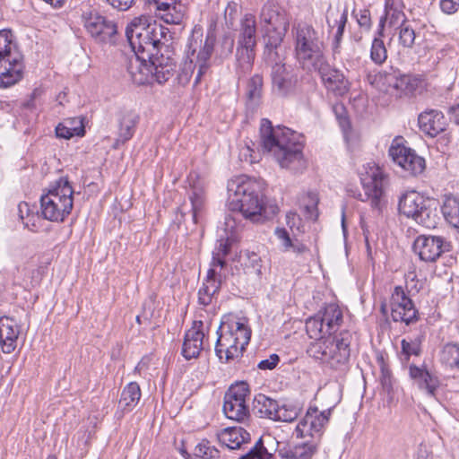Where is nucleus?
<instances>
[{"label": "nucleus", "mask_w": 459, "mask_h": 459, "mask_svg": "<svg viewBox=\"0 0 459 459\" xmlns=\"http://www.w3.org/2000/svg\"><path fill=\"white\" fill-rule=\"evenodd\" d=\"M227 188V205L230 212L225 218L228 227H233L230 221H235L239 215L253 222H263L279 212L276 204L267 205L264 203L260 183L246 176L230 180Z\"/></svg>", "instance_id": "nucleus-1"}, {"label": "nucleus", "mask_w": 459, "mask_h": 459, "mask_svg": "<svg viewBox=\"0 0 459 459\" xmlns=\"http://www.w3.org/2000/svg\"><path fill=\"white\" fill-rule=\"evenodd\" d=\"M259 136L264 152L272 153L281 168L296 169L303 163V136L284 126H273L262 118Z\"/></svg>", "instance_id": "nucleus-2"}, {"label": "nucleus", "mask_w": 459, "mask_h": 459, "mask_svg": "<svg viewBox=\"0 0 459 459\" xmlns=\"http://www.w3.org/2000/svg\"><path fill=\"white\" fill-rule=\"evenodd\" d=\"M74 188L67 177L51 182L40 196V212L43 219L64 222L74 207Z\"/></svg>", "instance_id": "nucleus-3"}, {"label": "nucleus", "mask_w": 459, "mask_h": 459, "mask_svg": "<svg viewBox=\"0 0 459 459\" xmlns=\"http://www.w3.org/2000/svg\"><path fill=\"white\" fill-rule=\"evenodd\" d=\"M355 346L354 333L343 329L333 335L329 343L315 342L310 345L307 351L310 356L329 365L330 368L344 371L349 367L350 358Z\"/></svg>", "instance_id": "nucleus-4"}, {"label": "nucleus", "mask_w": 459, "mask_h": 459, "mask_svg": "<svg viewBox=\"0 0 459 459\" xmlns=\"http://www.w3.org/2000/svg\"><path fill=\"white\" fill-rule=\"evenodd\" d=\"M216 333L218 337L214 350L221 363L241 356L251 337V330L238 321H221Z\"/></svg>", "instance_id": "nucleus-5"}, {"label": "nucleus", "mask_w": 459, "mask_h": 459, "mask_svg": "<svg viewBox=\"0 0 459 459\" xmlns=\"http://www.w3.org/2000/svg\"><path fill=\"white\" fill-rule=\"evenodd\" d=\"M176 68L177 61L164 45L158 53H153L150 58H146L139 68L128 73L133 82L138 85L148 84L153 81L163 84L175 74Z\"/></svg>", "instance_id": "nucleus-6"}, {"label": "nucleus", "mask_w": 459, "mask_h": 459, "mask_svg": "<svg viewBox=\"0 0 459 459\" xmlns=\"http://www.w3.org/2000/svg\"><path fill=\"white\" fill-rule=\"evenodd\" d=\"M398 211L400 214L428 229L436 228L439 221L437 201L414 190L407 191L400 196Z\"/></svg>", "instance_id": "nucleus-7"}, {"label": "nucleus", "mask_w": 459, "mask_h": 459, "mask_svg": "<svg viewBox=\"0 0 459 459\" xmlns=\"http://www.w3.org/2000/svg\"><path fill=\"white\" fill-rule=\"evenodd\" d=\"M23 69V56L13 41L12 30H0V88L20 82Z\"/></svg>", "instance_id": "nucleus-8"}, {"label": "nucleus", "mask_w": 459, "mask_h": 459, "mask_svg": "<svg viewBox=\"0 0 459 459\" xmlns=\"http://www.w3.org/2000/svg\"><path fill=\"white\" fill-rule=\"evenodd\" d=\"M319 30H296L295 51L300 66L306 70L315 68V65H322L324 55V37Z\"/></svg>", "instance_id": "nucleus-9"}, {"label": "nucleus", "mask_w": 459, "mask_h": 459, "mask_svg": "<svg viewBox=\"0 0 459 459\" xmlns=\"http://www.w3.org/2000/svg\"><path fill=\"white\" fill-rule=\"evenodd\" d=\"M126 37L130 44L134 56H131L127 64V72L134 71L139 68L146 58H150L153 53H158L160 48H164V43L157 38V30H142L135 34L136 30H125Z\"/></svg>", "instance_id": "nucleus-10"}, {"label": "nucleus", "mask_w": 459, "mask_h": 459, "mask_svg": "<svg viewBox=\"0 0 459 459\" xmlns=\"http://www.w3.org/2000/svg\"><path fill=\"white\" fill-rule=\"evenodd\" d=\"M250 394L249 385L247 382L231 385L224 394L223 412L232 420L243 421L249 415V409L246 403Z\"/></svg>", "instance_id": "nucleus-11"}, {"label": "nucleus", "mask_w": 459, "mask_h": 459, "mask_svg": "<svg viewBox=\"0 0 459 459\" xmlns=\"http://www.w3.org/2000/svg\"><path fill=\"white\" fill-rule=\"evenodd\" d=\"M391 317L394 322L411 325L420 320V313L412 299L402 286H395L390 298Z\"/></svg>", "instance_id": "nucleus-12"}, {"label": "nucleus", "mask_w": 459, "mask_h": 459, "mask_svg": "<svg viewBox=\"0 0 459 459\" xmlns=\"http://www.w3.org/2000/svg\"><path fill=\"white\" fill-rule=\"evenodd\" d=\"M333 408L334 406L319 411L317 407L310 406L296 427V437L302 438L307 436L313 437V436L318 435V441H321L324 429L329 422Z\"/></svg>", "instance_id": "nucleus-13"}, {"label": "nucleus", "mask_w": 459, "mask_h": 459, "mask_svg": "<svg viewBox=\"0 0 459 459\" xmlns=\"http://www.w3.org/2000/svg\"><path fill=\"white\" fill-rule=\"evenodd\" d=\"M384 179L385 176L379 168L371 169V172H368L360 178L365 198L359 194V199L362 202L370 201L371 207L379 212L385 203L384 199Z\"/></svg>", "instance_id": "nucleus-14"}, {"label": "nucleus", "mask_w": 459, "mask_h": 459, "mask_svg": "<svg viewBox=\"0 0 459 459\" xmlns=\"http://www.w3.org/2000/svg\"><path fill=\"white\" fill-rule=\"evenodd\" d=\"M413 250L420 260L431 263L450 250V243L441 236L420 235L414 240Z\"/></svg>", "instance_id": "nucleus-15"}, {"label": "nucleus", "mask_w": 459, "mask_h": 459, "mask_svg": "<svg viewBox=\"0 0 459 459\" xmlns=\"http://www.w3.org/2000/svg\"><path fill=\"white\" fill-rule=\"evenodd\" d=\"M388 152L394 162L411 176L421 174L425 169L426 162L424 158L418 155L410 147L400 143H393Z\"/></svg>", "instance_id": "nucleus-16"}, {"label": "nucleus", "mask_w": 459, "mask_h": 459, "mask_svg": "<svg viewBox=\"0 0 459 459\" xmlns=\"http://www.w3.org/2000/svg\"><path fill=\"white\" fill-rule=\"evenodd\" d=\"M273 92L280 97H287L294 93L298 76L290 65L283 63H275L271 70Z\"/></svg>", "instance_id": "nucleus-17"}, {"label": "nucleus", "mask_w": 459, "mask_h": 459, "mask_svg": "<svg viewBox=\"0 0 459 459\" xmlns=\"http://www.w3.org/2000/svg\"><path fill=\"white\" fill-rule=\"evenodd\" d=\"M408 374L412 385L429 397H435L439 387V379L432 371L429 370L423 363L417 366L413 363L408 366Z\"/></svg>", "instance_id": "nucleus-18"}, {"label": "nucleus", "mask_w": 459, "mask_h": 459, "mask_svg": "<svg viewBox=\"0 0 459 459\" xmlns=\"http://www.w3.org/2000/svg\"><path fill=\"white\" fill-rule=\"evenodd\" d=\"M307 72L317 73L325 87L337 95H344L349 91V82L344 74L338 69L332 67L326 57L322 60V65H315Z\"/></svg>", "instance_id": "nucleus-19"}, {"label": "nucleus", "mask_w": 459, "mask_h": 459, "mask_svg": "<svg viewBox=\"0 0 459 459\" xmlns=\"http://www.w3.org/2000/svg\"><path fill=\"white\" fill-rule=\"evenodd\" d=\"M418 125L420 131L431 138L445 132L448 126L443 112L432 108L426 109L419 115Z\"/></svg>", "instance_id": "nucleus-20"}, {"label": "nucleus", "mask_w": 459, "mask_h": 459, "mask_svg": "<svg viewBox=\"0 0 459 459\" xmlns=\"http://www.w3.org/2000/svg\"><path fill=\"white\" fill-rule=\"evenodd\" d=\"M203 321H194L192 328L185 333L181 354L186 360L198 358L203 350Z\"/></svg>", "instance_id": "nucleus-21"}, {"label": "nucleus", "mask_w": 459, "mask_h": 459, "mask_svg": "<svg viewBox=\"0 0 459 459\" xmlns=\"http://www.w3.org/2000/svg\"><path fill=\"white\" fill-rule=\"evenodd\" d=\"M319 443L318 435L313 436L310 440L279 448L278 455L281 459H311L317 453Z\"/></svg>", "instance_id": "nucleus-22"}, {"label": "nucleus", "mask_w": 459, "mask_h": 459, "mask_svg": "<svg viewBox=\"0 0 459 459\" xmlns=\"http://www.w3.org/2000/svg\"><path fill=\"white\" fill-rule=\"evenodd\" d=\"M406 18L401 0H385L384 14L379 18L378 29H410L405 25Z\"/></svg>", "instance_id": "nucleus-23"}, {"label": "nucleus", "mask_w": 459, "mask_h": 459, "mask_svg": "<svg viewBox=\"0 0 459 459\" xmlns=\"http://www.w3.org/2000/svg\"><path fill=\"white\" fill-rule=\"evenodd\" d=\"M20 326L15 319L8 316L0 317V345L5 354H10L17 347Z\"/></svg>", "instance_id": "nucleus-24"}, {"label": "nucleus", "mask_w": 459, "mask_h": 459, "mask_svg": "<svg viewBox=\"0 0 459 459\" xmlns=\"http://www.w3.org/2000/svg\"><path fill=\"white\" fill-rule=\"evenodd\" d=\"M157 13L156 17L168 25H178L184 19L183 6L179 0H153Z\"/></svg>", "instance_id": "nucleus-25"}, {"label": "nucleus", "mask_w": 459, "mask_h": 459, "mask_svg": "<svg viewBox=\"0 0 459 459\" xmlns=\"http://www.w3.org/2000/svg\"><path fill=\"white\" fill-rule=\"evenodd\" d=\"M216 44V36L214 30H208L205 36V39L203 47L200 48L197 56L196 63L198 65V70L195 78L194 85H198L202 78L210 68V58L214 51Z\"/></svg>", "instance_id": "nucleus-26"}, {"label": "nucleus", "mask_w": 459, "mask_h": 459, "mask_svg": "<svg viewBox=\"0 0 459 459\" xmlns=\"http://www.w3.org/2000/svg\"><path fill=\"white\" fill-rule=\"evenodd\" d=\"M220 443L230 450L239 451L251 441V435L242 427H229L218 434Z\"/></svg>", "instance_id": "nucleus-27"}, {"label": "nucleus", "mask_w": 459, "mask_h": 459, "mask_svg": "<svg viewBox=\"0 0 459 459\" xmlns=\"http://www.w3.org/2000/svg\"><path fill=\"white\" fill-rule=\"evenodd\" d=\"M261 22L264 25L272 26V29H288L289 24L285 19V13L281 10L278 4L273 1H267L262 8Z\"/></svg>", "instance_id": "nucleus-28"}, {"label": "nucleus", "mask_w": 459, "mask_h": 459, "mask_svg": "<svg viewBox=\"0 0 459 459\" xmlns=\"http://www.w3.org/2000/svg\"><path fill=\"white\" fill-rule=\"evenodd\" d=\"M325 332L328 335L337 334V330L342 323L343 316L341 308L335 304H328L318 311Z\"/></svg>", "instance_id": "nucleus-29"}, {"label": "nucleus", "mask_w": 459, "mask_h": 459, "mask_svg": "<svg viewBox=\"0 0 459 459\" xmlns=\"http://www.w3.org/2000/svg\"><path fill=\"white\" fill-rule=\"evenodd\" d=\"M140 121V116L134 110H126L118 117V133L120 141L128 142L134 136Z\"/></svg>", "instance_id": "nucleus-30"}, {"label": "nucleus", "mask_w": 459, "mask_h": 459, "mask_svg": "<svg viewBox=\"0 0 459 459\" xmlns=\"http://www.w3.org/2000/svg\"><path fill=\"white\" fill-rule=\"evenodd\" d=\"M67 125L59 123L56 126V135L57 138L69 140L74 136H84L86 131L84 126V117L68 118Z\"/></svg>", "instance_id": "nucleus-31"}, {"label": "nucleus", "mask_w": 459, "mask_h": 459, "mask_svg": "<svg viewBox=\"0 0 459 459\" xmlns=\"http://www.w3.org/2000/svg\"><path fill=\"white\" fill-rule=\"evenodd\" d=\"M279 402L266 396L264 394H258L253 401V411L261 418H267L274 420Z\"/></svg>", "instance_id": "nucleus-32"}, {"label": "nucleus", "mask_w": 459, "mask_h": 459, "mask_svg": "<svg viewBox=\"0 0 459 459\" xmlns=\"http://www.w3.org/2000/svg\"><path fill=\"white\" fill-rule=\"evenodd\" d=\"M255 45V30H243L238 39V55L245 62H252Z\"/></svg>", "instance_id": "nucleus-33"}, {"label": "nucleus", "mask_w": 459, "mask_h": 459, "mask_svg": "<svg viewBox=\"0 0 459 459\" xmlns=\"http://www.w3.org/2000/svg\"><path fill=\"white\" fill-rule=\"evenodd\" d=\"M192 205V217L195 223L198 222V216L202 213L205 204V191L200 182L190 183L188 193Z\"/></svg>", "instance_id": "nucleus-34"}, {"label": "nucleus", "mask_w": 459, "mask_h": 459, "mask_svg": "<svg viewBox=\"0 0 459 459\" xmlns=\"http://www.w3.org/2000/svg\"><path fill=\"white\" fill-rule=\"evenodd\" d=\"M239 449L238 459H270L271 454L264 446L263 437H258L254 443L252 440Z\"/></svg>", "instance_id": "nucleus-35"}, {"label": "nucleus", "mask_w": 459, "mask_h": 459, "mask_svg": "<svg viewBox=\"0 0 459 459\" xmlns=\"http://www.w3.org/2000/svg\"><path fill=\"white\" fill-rule=\"evenodd\" d=\"M141 395L140 385L136 382H130L122 390L119 406L123 411H130L136 406Z\"/></svg>", "instance_id": "nucleus-36"}, {"label": "nucleus", "mask_w": 459, "mask_h": 459, "mask_svg": "<svg viewBox=\"0 0 459 459\" xmlns=\"http://www.w3.org/2000/svg\"><path fill=\"white\" fill-rule=\"evenodd\" d=\"M82 21L85 29H117V25L108 21L96 10L85 11L82 14Z\"/></svg>", "instance_id": "nucleus-37"}, {"label": "nucleus", "mask_w": 459, "mask_h": 459, "mask_svg": "<svg viewBox=\"0 0 459 459\" xmlns=\"http://www.w3.org/2000/svg\"><path fill=\"white\" fill-rule=\"evenodd\" d=\"M421 354V338L420 336L414 339H403L401 341L400 359L403 364L410 361L411 356H420Z\"/></svg>", "instance_id": "nucleus-38"}, {"label": "nucleus", "mask_w": 459, "mask_h": 459, "mask_svg": "<svg viewBox=\"0 0 459 459\" xmlns=\"http://www.w3.org/2000/svg\"><path fill=\"white\" fill-rule=\"evenodd\" d=\"M264 81L260 74H254L248 81L247 86V104L256 106L261 98L263 92Z\"/></svg>", "instance_id": "nucleus-39"}, {"label": "nucleus", "mask_w": 459, "mask_h": 459, "mask_svg": "<svg viewBox=\"0 0 459 459\" xmlns=\"http://www.w3.org/2000/svg\"><path fill=\"white\" fill-rule=\"evenodd\" d=\"M396 91L400 94H412L422 85V79L418 75L400 74Z\"/></svg>", "instance_id": "nucleus-40"}, {"label": "nucleus", "mask_w": 459, "mask_h": 459, "mask_svg": "<svg viewBox=\"0 0 459 459\" xmlns=\"http://www.w3.org/2000/svg\"><path fill=\"white\" fill-rule=\"evenodd\" d=\"M442 213L450 225L459 229V199H447L442 206Z\"/></svg>", "instance_id": "nucleus-41"}, {"label": "nucleus", "mask_w": 459, "mask_h": 459, "mask_svg": "<svg viewBox=\"0 0 459 459\" xmlns=\"http://www.w3.org/2000/svg\"><path fill=\"white\" fill-rule=\"evenodd\" d=\"M299 412L300 408L296 404L279 403L274 420L291 422L298 418Z\"/></svg>", "instance_id": "nucleus-42"}, {"label": "nucleus", "mask_w": 459, "mask_h": 459, "mask_svg": "<svg viewBox=\"0 0 459 459\" xmlns=\"http://www.w3.org/2000/svg\"><path fill=\"white\" fill-rule=\"evenodd\" d=\"M306 330L309 337L316 340L328 335L318 312L314 316H311L307 320Z\"/></svg>", "instance_id": "nucleus-43"}, {"label": "nucleus", "mask_w": 459, "mask_h": 459, "mask_svg": "<svg viewBox=\"0 0 459 459\" xmlns=\"http://www.w3.org/2000/svg\"><path fill=\"white\" fill-rule=\"evenodd\" d=\"M385 30H378L379 37L375 38L372 42L370 57L372 61L377 65L384 63L387 57L386 48L381 39L384 37Z\"/></svg>", "instance_id": "nucleus-44"}, {"label": "nucleus", "mask_w": 459, "mask_h": 459, "mask_svg": "<svg viewBox=\"0 0 459 459\" xmlns=\"http://www.w3.org/2000/svg\"><path fill=\"white\" fill-rule=\"evenodd\" d=\"M196 66L198 67L197 63H194V60L187 56L186 59L181 64L177 74L176 80L178 81V83L182 86L186 85L193 76Z\"/></svg>", "instance_id": "nucleus-45"}, {"label": "nucleus", "mask_w": 459, "mask_h": 459, "mask_svg": "<svg viewBox=\"0 0 459 459\" xmlns=\"http://www.w3.org/2000/svg\"><path fill=\"white\" fill-rule=\"evenodd\" d=\"M421 30H399L400 43L405 48L420 46L424 41V35Z\"/></svg>", "instance_id": "nucleus-46"}, {"label": "nucleus", "mask_w": 459, "mask_h": 459, "mask_svg": "<svg viewBox=\"0 0 459 459\" xmlns=\"http://www.w3.org/2000/svg\"><path fill=\"white\" fill-rule=\"evenodd\" d=\"M194 455L202 459H214L220 457V451L213 446H211L208 440L204 439L195 446Z\"/></svg>", "instance_id": "nucleus-47"}, {"label": "nucleus", "mask_w": 459, "mask_h": 459, "mask_svg": "<svg viewBox=\"0 0 459 459\" xmlns=\"http://www.w3.org/2000/svg\"><path fill=\"white\" fill-rule=\"evenodd\" d=\"M442 360L451 368L459 367V346L455 343H447L442 351Z\"/></svg>", "instance_id": "nucleus-48"}, {"label": "nucleus", "mask_w": 459, "mask_h": 459, "mask_svg": "<svg viewBox=\"0 0 459 459\" xmlns=\"http://www.w3.org/2000/svg\"><path fill=\"white\" fill-rule=\"evenodd\" d=\"M266 34L264 36L265 41V48L271 51L277 48V47L282 41L285 33L281 30H266Z\"/></svg>", "instance_id": "nucleus-49"}, {"label": "nucleus", "mask_w": 459, "mask_h": 459, "mask_svg": "<svg viewBox=\"0 0 459 459\" xmlns=\"http://www.w3.org/2000/svg\"><path fill=\"white\" fill-rule=\"evenodd\" d=\"M97 43L115 44L118 30H88Z\"/></svg>", "instance_id": "nucleus-50"}, {"label": "nucleus", "mask_w": 459, "mask_h": 459, "mask_svg": "<svg viewBox=\"0 0 459 459\" xmlns=\"http://www.w3.org/2000/svg\"><path fill=\"white\" fill-rule=\"evenodd\" d=\"M156 23V19L151 16L141 15L139 17L134 18L129 24H127L126 29H149L152 24Z\"/></svg>", "instance_id": "nucleus-51"}, {"label": "nucleus", "mask_w": 459, "mask_h": 459, "mask_svg": "<svg viewBox=\"0 0 459 459\" xmlns=\"http://www.w3.org/2000/svg\"><path fill=\"white\" fill-rule=\"evenodd\" d=\"M208 287L207 283L203 282L202 287L198 290V304L206 307L212 303L215 293Z\"/></svg>", "instance_id": "nucleus-52"}, {"label": "nucleus", "mask_w": 459, "mask_h": 459, "mask_svg": "<svg viewBox=\"0 0 459 459\" xmlns=\"http://www.w3.org/2000/svg\"><path fill=\"white\" fill-rule=\"evenodd\" d=\"M391 70V72L385 71L383 74H380V77L383 79L384 84L396 91L401 72L399 70H393L392 68Z\"/></svg>", "instance_id": "nucleus-53"}, {"label": "nucleus", "mask_w": 459, "mask_h": 459, "mask_svg": "<svg viewBox=\"0 0 459 459\" xmlns=\"http://www.w3.org/2000/svg\"><path fill=\"white\" fill-rule=\"evenodd\" d=\"M238 17V4L230 2L228 4L225 9V22L227 27L230 29L235 24V21Z\"/></svg>", "instance_id": "nucleus-54"}, {"label": "nucleus", "mask_w": 459, "mask_h": 459, "mask_svg": "<svg viewBox=\"0 0 459 459\" xmlns=\"http://www.w3.org/2000/svg\"><path fill=\"white\" fill-rule=\"evenodd\" d=\"M231 250V240L227 238L225 239H220L212 251L214 255H220L226 257Z\"/></svg>", "instance_id": "nucleus-55"}, {"label": "nucleus", "mask_w": 459, "mask_h": 459, "mask_svg": "<svg viewBox=\"0 0 459 459\" xmlns=\"http://www.w3.org/2000/svg\"><path fill=\"white\" fill-rule=\"evenodd\" d=\"M234 38L230 33H225L221 40V56H227L232 53Z\"/></svg>", "instance_id": "nucleus-56"}, {"label": "nucleus", "mask_w": 459, "mask_h": 459, "mask_svg": "<svg viewBox=\"0 0 459 459\" xmlns=\"http://www.w3.org/2000/svg\"><path fill=\"white\" fill-rule=\"evenodd\" d=\"M245 255L247 256V261L245 262V265L247 267L252 268L256 273H261V257L255 252L247 251Z\"/></svg>", "instance_id": "nucleus-57"}, {"label": "nucleus", "mask_w": 459, "mask_h": 459, "mask_svg": "<svg viewBox=\"0 0 459 459\" xmlns=\"http://www.w3.org/2000/svg\"><path fill=\"white\" fill-rule=\"evenodd\" d=\"M280 360V356L276 353H273L268 359H262L258 363L257 368L261 370H273L277 367Z\"/></svg>", "instance_id": "nucleus-58"}, {"label": "nucleus", "mask_w": 459, "mask_h": 459, "mask_svg": "<svg viewBox=\"0 0 459 459\" xmlns=\"http://www.w3.org/2000/svg\"><path fill=\"white\" fill-rule=\"evenodd\" d=\"M274 234L280 240H281L283 250L289 251L292 246L293 240L290 238L288 230L285 228H276Z\"/></svg>", "instance_id": "nucleus-59"}, {"label": "nucleus", "mask_w": 459, "mask_h": 459, "mask_svg": "<svg viewBox=\"0 0 459 459\" xmlns=\"http://www.w3.org/2000/svg\"><path fill=\"white\" fill-rule=\"evenodd\" d=\"M334 112H335V115H336V117L339 121V124L341 126V127L345 130L346 128H350L351 127V123H350V120L346 115V110H345V108L341 105L339 107H335L334 108Z\"/></svg>", "instance_id": "nucleus-60"}, {"label": "nucleus", "mask_w": 459, "mask_h": 459, "mask_svg": "<svg viewBox=\"0 0 459 459\" xmlns=\"http://www.w3.org/2000/svg\"><path fill=\"white\" fill-rule=\"evenodd\" d=\"M380 382L385 392L390 393L393 390L392 374L388 368H382Z\"/></svg>", "instance_id": "nucleus-61"}, {"label": "nucleus", "mask_w": 459, "mask_h": 459, "mask_svg": "<svg viewBox=\"0 0 459 459\" xmlns=\"http://www.w3.org/2000/svg\"><path fill=\"white\" fill-rule=\"evenodd\" d=\"M459 3L455 0H441L440 8L446 13H453L457 11Z\"/></svg>", "instance_id": "nucleus-62"}, {"label": "nucleus", "mask_w": 459, "mask_h": 459, "mask_svg": "<svg viewBox=\"0 0 459 459\" xmlns=\"http://www.w3.org/2000/svg\"><path fill=\"white\" fill-rule=\"evenodd\" d=\"M114 8H117L120 11L128 10L134 0H107Z\"/></svg>", "instance_id": "nucleus-63"}, {"label": "nucleus", "mask_w": 459, "mask_h": 459, "mask_svg": "<svg viewBox=\"0 0 459 459\" xmlns=\"http://www.w3.org/2000/svg\"><path fill=\"white\" fill-rule=\"evenodd\" d=\"M241 29H256L255 17L252 13H246L240 20Z\"/></svg>", "instance_id": "nucleus-64"}]
</instances>
